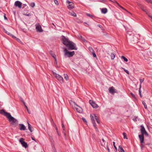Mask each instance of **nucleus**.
I'll return each mask as SVG.
<instances>
[{"label":"nucleus","mask_w":152,"mask_h":152,"mask_svg":"<svg viewBox=\"0 0 152 152\" xmlns=\"http://www.w3.org/2000/svg\"><path fill=\"white\" fill-rule=\"evenodd\" d=\"M0 113L6 117L12 125L15 126L18 125V121L12 116L10 113L6 112L4 110H0Z\"/></svg>","instance_id":"obj_1"},{"label":"nucleus","mask_w":152,"mask_h":152,"mask_svg":"<svg viewBox=\"0 0 152 152\" xmlns=\"http://www.w3.org/2000/svg\"><path fill=\"white\" fill-rule=\"evenodd\" d=\"M62 40L63 44L68 48L69 50H77L75 47V44L73 42L69 41V39L62 36Z\"/></svg>","instance_id":"obj_2"},{"label":"nucleus","mask_w":152,"mask_h":152,"mask_svg":"<svg viewBox=\"0 0 152 152\" xmlns=\"http://www.w3.org/2000/svg\"><path fill=\"white\" fill-rule=\"evenodd\" d=\"M64 56L65 57H70L72 56L75 54V52L73 51L72 52L69 51L67 49L65 48L64 50Z\"/></svg>","instance_id":"obj_3"},{"label":"nucleus","mask_w":152,"mask_h":152,"mask_svg":"<svg viewBox=\"0 0 152 152\" xmlns=\"http://www.w3.org/2000/svg\"><path fill=\"white\" fill-rule=\"evenodd\" d=\"M53 74L60 81L61 83H63V79L61 76L54 72H53Z\"/></svg>","instance_id":"obj_4"},{"label":"nucleus","mask_w":152,"mask_h":152,"mask_svg":"<svg viewBox=\"0 0 152 152\" xmlns=\"http://www.w3.org/2000/svg\"><path fill=\"white\" fill-rule=\"evenodd\" d=\"M66 2L68 4V5L67 6L68 9L71 10L74 8V4L73 3L68 0H67Z\"/></svg>","instance_id":"obj_5"},{"label":"nucleus","mask_w":152,"mask_h":152,"mask_svg":"<svg viewBox=\"0 0 152 152\" xmlns=\"http://www.w3.org/2000/svg\"><path fill=\"white\" fill-rule=\"evenodd\" d=\"M24 140L23 138H21L19 140V141L21 143L22 146L26 148L28 147V145L27 143L24 141Z\"/></svg>","instance_id":"obj_6"},{"label":"nucleus","mask_w":152,"mask_h":152,"mask_svg":"<svg viewBox=\"0 0 152 152\" xmlns=\"http://www.w3.org/2000/svg\"><path fill=\"white\" fill-rule=\"evenodd\" d=\"M141 129H140V131L141 132V133L142 134L144 135V134L148 136V134L147 132L146 131L145 128L144 126L142 125H141L140 126Z\"/></svg>","instance_id":"obj_7"},{"label":"nucleus","mask_w":152,"mask_h":152,"mask_svg":"<svg viewBox=\"0 0 152 152\" xmlns=\"http://www.w3.org/2000/svg\"><path fill=\"white\" fill-rule=\"evenodd\" d=\"M36 29L37 32H43L42 30L41 26L39 24H37L36 25Z\"/></svg>","instance_id":"obj_8"},{"label":"nucleus","mask_w":152,"mask_h":152,"mask_svg":"<svg viewBox=\"0 0 152 152\" xmlns=\"http://www.w3.org/2000/svg\"><path fill=\"white\" fill-rule=\"evenodd\" d=\"M75 108L76 109L77 111L79 113H81L83 111L82 109L80 106L76 104H75Z\"/></svg>","instance_id":"obj_9"},{"label":"nucleus","mask_w":152,"mask_h":152,"mask_svg":"<svg viewBox=\"0 0 152 152\" xmlns=\"http://www.w3.org/2000/svg\"><path fill=\"white\" fill-rule=\"evenodd\" d=\"M109 90L110 93L112 94H114L115 93H116V90L113 86L110 87L109 89Z\"/></svg>","instance_id":"obj_10"},{"label":"nucleus","mask_w":152,"mask_h":152,"mask_svg":"<svg viewBox=\"0 0 152 152\" xmlns=\"http://www.w3.org/2000/svg\"><path fill=\"white\" fill-rule=\"evenodd\" d=\"M22 4V3L20 1H16L15 3V5L16 7H18L19 8H21Z\"/></svg>","instance_id":"obj_11"},{"label":"nucleus","mask_w":152,"mask_h":152,"mask_svg":"<svg viewBox=\"0 0 152 152\" xmlns=\"http://www.w3.org/2000/svg\"><path fill=\"white\" fill-rule=\"evenodd\" d=\"M89 103L94 108H96L98 107V105L95 102L91 100L89 101Z\"/></svg>","instance_id":"obj_12"},{"label":"nucleus","mask_w":152,"mask_h":152,"mask_svg":"<svg viewBox=\"0 0 152 152\" xmlns=\"http://www.w3.org/2000/svg\"><path fill=\"white\" fill-rule=\"evenodd\" d=\"M138 5L140 7V8L142 10L145 12L146 14L148 15V16L152 19V16L149 15L148 12L146 11V10H145L144 9L143 7L142 6H140V4H139Z\"/></svg>","instance_id":"obj_13"},{"label":"nucleus","mask_w":152,"mask_h":152,"mask_svg":"<svg viewBox=\"0 0 152 152\" xmlns=\"http://www.w3.org/2000/svg\"><path fill=\"white\" fill-rule=\"evenodd\" d=\"M139 137L140 139V143H143L144 140V135L142 134L141 135H139Z\"/></svg>","instance_id":"obj_14"},{"label":"nucleus","mask_w":152,"mask_h":152,"mask_svg":"<svg viewBox=\"0 0 152 152\" xmlns=\"http://www.w3.org/2000/svg\"><path fill=\"white\" fill-rule=\"evenodd\" d=\"M19 129L20 130H25L26 128L25 126L23 124H19Z\"/></svg>","instance_id":"obj_15"},{"label":"nucleus","mask_w":152,"mask_h":152,"mask_svg":"<svg viewBox=\"0 0 152 152\" xmlns=\"http://www.w3.org/2000/svg\"><path fill=\"white\" fill-rule=\"evenodd\" d=\"M3 31L6 34H7L8 35L12 36L14 38H16V37L14 36L11 33H10L8 31H7L4 28H3Z\"/></svg>","instance_id":"obj_16"},{"label":"nucleus","mask_w":152,"mask_h":152,"mask_svg":"<svg viewBox=\"0 0 152 152\" xmlns=\"http://www.w3.org/2000/svg\"><path fill=\"white\" fill-rule=\"evenodd\" d=\"M118 150L119 152H125L124 149L121 145L119 146Z\"/></svg>","instance_id":"obj_17"},{"label":"nucleus","mask_w":152,"mask_h":152,"mask_svg":"<svg viewBox=\"0 0 152 152\" xmlns=\"http://www.w3.org/2000/svg\"><path fill=\"white\" fill-rule=\"evenodd\" d=\"M107 9L106 8H104L102 9L101 11L102 13L105 14L107 12Z\"/></svg>","instance_id":"obj_18"},{"label":"nucleus","mask_w":152,"mask_h":152,"mask_svg":"<svg viewBox=\"0 0 152 152\" xmlns=\"http://www.w3.org/2000/svg\"><path fill=\"white\" fill-rule=\"evenodd\" d=\"M50 54L55 59V60L56 61V55L54 54L53 53V52L52 51H50Z\"/></svg>","instance_id":"obj_19"},{"label":"nucleus","mask_w":152,"mask_h":152,"mask_svg":"<svg viewBox=\"0 0 152 152\" xmlns=\"http://www.w3.org/2000/svg\"><path fill=\"white\" fill-rule=\"evenodd\" d=\"M111 59L112 60L114 59V58L115 57V54L113 53H111V54L110 55Z\"/></svg>","instance_id":"obj_20"},{"label":"nucleus","mask_w":152,"mask_h":152,"mask_svg":"<svg viewBox=\"0 0 152 152\" xmlns=\"http://www.w3.org/2000/svg\"><path fill=\"white\" fill-rule=\"evenodd\" d=\"M69 13L72 16H76V14L74 12H69Z\"/></svg>","instance_id":"obj_21"},{"label":"nucleus","mask_w":152,"mask_h":152,"mask_svg":"<svg viewBox=\"0 0 152 152\" xmlns=\"http://www.w3.org/2000/svg\"><path fill=\"white\" fill-rule=\"evenodd\" d=\"M121 58L123 59L125 62H127L128 61V59L124 56H122Z\"/></svg>","instance_id":"obj_22"},{"label":"nucleus","mask_w":152,"mask_h":152,"mask_svg":"<svg viewBox=\"0 0 152 152\" xmlns=\"http://www.w3.org/2000/svg\"><path fill=\"white\" fill-rule=\"evenodd\" d=\"M141 87V85H140V88H139V95L141 97H142L141 94V91L140 90V89Z\"/></svg>","instance_id":"obj_23"},{"label":"nucleus","mask_w":152,"mask_h":152,"mask_svg":"<svg viewBox=\"0 0 152 152\" xmlns=\"http://www.w3.org/2000/svg\"><path fill=\"white\" fill-rule=\"evenodd\" d=\"M142 104H143V105L144 106L145 108V109H147V106L145 102L144 101H142Z\"/></svg>","instance_id":"obj_24"},{"label":"nucleus","mask_w":152,"mask_h":152,"mask_svg":"<svg viewBox=\"0 0 152 152\" xmlns=\"http://www.w3.org/2000/svg\"><path fill=\"white\" fill-rule=\"evenodd\" d=\"M123 135L124 136V138L127 139V137H126V133H125V132H124V133H123Z\"/></svg>","instance_id":"obj_25"},{"label":"nucleus","mask_w":152,"mask_h":152,"mask_svg":"<svg viewBox=\"0 0 152 152\" xmlns=\"http://www.w3.org/2000/svg\"><path fill=\"white\" fill-rule=\"evenodd\" d=\"M89 50L91 53L93 52L94 51L92 48L90 47H89Z\"/></svg>","instance_id":"obj_26"},{"label":"nucleus","mask_w":152,"mask_h":152,"mask_svg":"<svg viewBox=\"0 0 152 152\" xmlns=\"http://www.w3.org/2000/svg\"><path fill=\"white\" fill-rule=\"evenodd\" d=\"M122 68L124 69V71L127 74L129 75V72L127 70L123 68Z\"/></svg>","instance_id":"obj_27"},{"label":"nucleus","mask_w":152,"mask_h":152,"mask_svg":"<svg viewBox=\"0 0 152 152\" xmlns=\"http://www.w3.org/2000/svg\"><path fill=\"white\" fill-rule=\"evenodd\" d=\"M86 15L89 17H91V18H92L93 17H94V16L92 15H91L90 14H89V13H87L86 14Z\"/></svg>","instance_id":"obj_28"},{"label":"nucleus","mask_w":152,"mask_h":152,"mask_svg":"<svg viewBox=\"0 0 152 152\" xmlns=\"http://www.w3.org/2000/svg\"><path fill=\"white\" fill-rule=\"evenodd\" d=\"M92 122L94 126V128L95 127H96V124L95 123V121L94 120L92 121Z\"/></svg>","instance_id":"obj_29"},{"label":"nucleus","mask_w":152,"mask_h":152,"mask_svg":"<svg viewBox=\"0 0 152 152\" xmlns=\"http://www.w3.org/2000/svg\"><path fill=\"white\" fill-rule=\"evenodd\" d=\"M130 94L131 95H132V96L135 99H136V97H135V95L132 93H130Z\"/></svg>","instance_id":"obj_30"},{"label":"nucleus","mask_w":152,"mask_h":152,"mask_svg":"<svg viewBox=\"0 0 152 152\" xmlns=\"http://www.w3.org/2000/svg\"><path fill=\"white\" fill-rule=\"evenodd\" d=\"M32 7H34L35 6V4L34 2L31 3L30 5Z\"/></svg>","instance_id":"obj_31"},{"label":"nucleus","mask_w":152,"mask_h":152,"mask_svg":"<svg viewBox=\"0 0 152 152\" xmlns=\"http://www.w3.org/2000/svg\"><path fill=\"white\" fill-rule=\"evenodd\" d=\"M64 78L67 80H68V76L67 75H64Z\"/></svg>","instance_id":"obj_32"},{"label":"nucleus","mask_w":152,"mask_h":152,"mask_svg":"<svg viewBox=\"0 0 152 152\" xmlns=\"http://www.w3.org/2000/svg\"><path fill=\"white\" fill-rule=\"evenodd\" d=\"M127 34H128V36L129 35V36H130L131 35H132V36L134 37V35L133 34H132V33H131V32H129Z\"/></svg>","instance_id":"obj_33"},{"label":"nucleus","mask_w":152,"mask_h":152,"mask_svg":"<svg viewBox=\"0 0 152 152\" xmlns=\"http://www.w3.org/2000/svg\"><path fill=\"white\" fill-rule=\"evenodd\" d=\"M144 78H143V79H140V85L142 83V82H143L144 80Z\"/></svg>","instance_id":"obj_34"},{"label":"nucleus","mask_w":152,"mask_h":152,"mask_svg":"<svg viewBox=\"0 0 152 152\" xmlns=\"http://www.w3.org/2000/svg\"><path fill=\"white\" fill-rule=\"evenodd\" d=\"M24 105L25 107H26V108L27 110L28 113L30 114V113H31L29 111L28 109V108L27 107V106L26 105V104Z\"/></svg>","instance_id":"obj_35"},{"label":"nucleus","mask_w":152,"mask_h":152,"mask_svg":"<svg viewBox=\"0 0 152 152\" xmlns=\"http://www.w3.org/2000/svg\"><path fill=\"white\" fill-rule=\"evenodd\" d=\"M113 146H114L115 148V150H117V147H116V146L115 145V142H113Z\"/></svg>","instance_id":"obj_36"},{"label":"nucleus","mask_w":152,"mask_h":152,"mask_svg":"<svg viewBox=\"0 0 152 152\" xmlns=\"http://www.w3.org/2000/svg\"><path fill=\"white\" fill-rule=\"evenodd\" d=\"M20 99L22 102L25 105V103L23 101V99L21 97H20Z\"/></svg>","instance_id":"obj_37"},{"label":"nucleus","mask_w":152,"mask_h":152,"mask_svg":"<svg viewBox=\"0 0 152 152\" xmlns=\"http://www.w3.org/2000/svg\"><path fill=\"white\" fill-rule=\"evenodd\" d=\"M82 119L83 120V122H85L86 123L87 122L86 120V119L85 118H82Z\"/></svg>","instance_id":"obj_38"},{"label":"nucleus","mask_w":152,"mask_h":152,"mask_svg":"<svg viewBox=\"0 0 152 152\" xmlns=\"http://www.w3.org/2000/svg\"><path fill=\"white\" fill-rule=\"evenodd\" d=\"M54 2L56 5H58V2L57 0H54Z\"/></svg>","instance_id":"obj_39"},{"label":"nucleus","mask_w":152,"mask_h":152,"mask_svg":"<svg viewBox=\"0 0 152 152\" xmlns=\"http://www.w3.org/2000/svg\"><path fill=\"white\" fill-rule=\"evenodd\" d=\"M90 117L91 119V120L92 121L94 120V117L92 115H90Z\"/></svg>","instance_id":"obj_40"},{"label":"nucleus","mask_w":152,"mask_h":152,"mask_svg":"<svg viewBox=\"0 0 152 152\" xmlns=\"http://www.w3.org/2000/svg\"><path fill=\"white\" fill-rule=\"evenodd\" d=\"M28 129L31 132H33V130L32 129L31 126L29 128H28Z\"/></svg>","instance_id":"obj_41"},{"label":"nucleus","mask_w":152,"mask_h":152,"mask_svg":"<svg viewBox=\"0 0 152 152\" xmlns=\"http://www.w3.org/2000/svg\"><path fill=\"white\" fill-rule=\"evenodd\" d=\"M102 141L103 142V143H101V145L102 146H103L104 145V142H105V140H104V139H102Z\"/></svg>","instance_id":"obj_42"},{"label":"nucleus","mask_w":152,"mask_h":152,"mask_svg":"<svg viewBox=\"0 0 152 152\" xmlns=\"http://www.w3.org/2000/svg\"><path fill=\"white\" fill-rule=\"evenodd\" d=\"M92 54L93 55V56L94 57H96V55L95 52L94 51L93 52H92Z\"/></svg>","instance_id":"obj_43"},{"label":"nucleus","mask_w":152,"mask_h":152,"mask_svg":"<svg viewBox=\"0 0 152 152\" xmlns=\"http://www.w3.org/2000/svg\"><path fill=\"white\" fill-rule=\"evenodd\" d=\"M119 7H121V8L122 9H123L124 10H125V11H126V12H128V11H127V10H126L125 9H124V8H123L122 7L121 5H120L119 6Z\"/></svg>","instance_id":"obj_44"},{"label":"nucleus","mask_w":152,"mask_h":152,"mask_svg":"<svg viewBox=\"0 0 152 152\" xmlns=\"http://www.w3.org/2000/svg\"><path fill=\"white\" fill-rule=\"evenodd\" d=\"M55 129H56V131L57 132L58 134V135H59V133L58 132V129L57 127H56V125H55Z\"/></svg>","instance_id":"obj_45"},{"label":"nucleus","mask_w":152,"mask_h":152,"mask_svg":"<svg viewBox=\"0 0 152 152\" xmlns=\"http://www.w3.org/2000/svg\"><path fill=\"white\" fill-rule=\"evenodd\" d=\"M94 116L95 117V119L96 120H98L97 117L96 115L95 114H94Z\"/></svg>","instance_id":"obj_46"},{"label":"nucleus","mask_w":152,"mask_h":152,"mask_svg":"<svg viewBox=\"0 0 152 152\" xmlns=\"http://www.w3.org/2000/svg\"><path fill=\"white\" fill-rule=\"evenodd\" d=\"M15 39H16V40L18 41V42H21V41L20 40V39H18V38H17L16 37V38H15Z\"/></svg>","instance_id":"obj_47"},{"label":"nucleus","mask_w":152,"mask_h":152,"mask_svg":"<svg viewBox=\"0 0 152 152\" xmlns=\"http://www.w3.org/2000/svg\"><path fill=\"white\" fill-rule=\"evenodd\" d=\"M109 0L113 3H116L117 2V1L115 0H114L113 1H112L111 0Z\"/></svg>","instance_id":"obj_48"},{"label":"nucleus","mask_w":152,"mask_h":152,"mask_svg":"<svg viewBox=\"0 0 152 152\" xmlns=\"http://www.w3.org/2000/svg\"><path fill=\"white\" fill-rule=\"evenodd\" d=\"M145 1H147L148 3H151V0H145Z\"/></svg>","instance_id":"obj_49"},{"label":"nucleus","mask_w":152,"mask_h":152,"mask_svg":"<svg viewBox=\"0 0 152 152\" xmlns=\"http://www.w3.org/2000/svg\"><path fill=\"white\" fill-rule=\"evenodd\" d=\"M5 15H6L5 14H4V18L5 20H7V17H6Z\"/></svg>","instance_id":"obj_50"},{"label":"nucleus","mask_w":152,"mask_h":152,"mask_svg":"<svg viewBox=\"0 0 152 152\" xmlns=\"http://www.w3.org/2000/svg\"><path fill=\"white\" fill-rule=\"evenodd\" d=\"M26 15L27 16H30L31 15V14L30 13H28L27 14H25V15Z\"/></svg>","instance_id":"obj_51"},{"label":"nucleus","mask_w":152,"mask_h":152,"mask_svg":"<svg viewBox=\"0 0 152 152\" xmlns=\"http://www.w3.org/2000/svg\"><path fill=\"white\" fill-rule=\"evenodd\" d=\"M28 128H29L31 126V125L28 122Z\"/></svg>","instance_id":"obj_52"},{"label":"nucleus","mask_w":152,"mask_h":152,"mask_svg":"<svg viewBox=\"0 0 152 152\" xmlns=\"http://www.w3.org/2000/svg\"><path fill=\"white\" fill-rule=\"evenodd\" d=\"M64 125L63 124H62V128L63 129V130H64Z\"/></svg>","instance_id":"obj_53"},{"label":"nucleus","mask_w":152,"mask_h":152,"mask_svg":"<svg viewBox=\"0 0 152 152\" xmlns=\"http://www.w3.org/2000/svg\"><path fill=\"white\" fill-rule=\"evenodd\" d=\"M82 39L85 42H87V41L84 38H83Z\"/></svg>","instance_id":"obj_54"},{"label":"nucleus","mask_w":152,"mask_h":152,"mask_svg":"<svg viewBox=\"0 0 152 152\" xmlns=\"http://www.w3.org/2000/svg\"><path fill=\"white\" fill-rule=\"evenodd\" d=\"M78 37H79V38H80L81 39H82L83 38L82 36L80 35L79 36H78Z\"/></svg>","instance_id":"obj_55"},{"label":"nucleus","mask_w":152,"mask_h":152,"mask_svg":"<svg viewBox=\"0 0 152 152\" xmlns=\"http://www.w3.org/2000/svg\"><path fill=\"white\" fill-rule=\"evenodd\" d=\"M95 129L96 131V132H98V129H97V128L96 127L95 128Z\"/></svg>","instance_id":"obj_56"},{"label":"nucleus","mask_w":152,"mask_h":152,"mask_svg":"<svg viewBox=\"0 0 152 152\" xmlns=\"http://www.w3.org/2000/svg\"><path fill=\"white\" fill-rule=\"evenodd\" d=\"M107 150L108 152H110V149L109 148L108 146H107Z\"/></svg>","instance_id":"obj_57"},{"label":"nucleus","mask_w":152,"mask_h":152,"mask_svg":"<svg viewBox=\"0 0 152 152\" xmlns=\"http://www.w3.org/2000/svg\"><path fill=\"white\" fill-rule=\"evenodd\" d=\"M97 122V123L98 124H99L100 123V122L99 121V120H96Z\"/></svg>","instance_id":"obj_58"},{"label":"nucleus","mask_w":152,"mask_h":152,"mask_svg":"<svg viewBox=\"0 0 152 152\" xmlns=\"http://www.w3.org/2000/svg\"><path fill=\"white\" fill-rule=\"evenodd\" d=\"M31 139L33 140H34L35 141H36L35 139L33 137H31Z\"/></svg>","instance_id":"obj_59"},{"label":"nucleus","mask_w":152,"mask_h":152,"mask_svg":"<svg viewBox=\"0 0 152 152\" xmlns=\"http://www.w3.org/2000/svg\"><path fill=\"white\" fill-rule=\"evenodd\" d=\"M118 6L119 7V6L120 5L117 2L116 3Z\"/></svg>","instance_id":"obj_60"},{"label":"nucleus","mask_w":152,"mask_h":152,"mask_svg":"<svg viewBox=\"0 0 152 152\" xmlns=\"http://www.w3.org/2000/svg\"><path fill=\"white\" fill-rule=\"evenodd\" d=\"M134 121H137V118H135L134 120Z\"/></svg>","instance_id":"obj_61"},{"label":"nucleus","mask_w":152,"mask_h":152,"mask_svg":"<svg viewBox=\"0 0 152 152\" xmlns=\"http://www.w3.org/2000/svg\"><path fill=\"white\" fill-rule=\"evenodd\" d=\"M99 27H100V26L101 25H99L98 26Z\"/></svg>","instance_id":"obj_62"},{"label":"nucleus","mask_w":152,"mask_h":152,"mask_svg":"<svg viewBox=\"0 0 152 152\" xmlns=\"http://www.w3.org/2000/svg\"><path fill=\"white\" fill-rule=\"evenodd\" d=\"M52 24H53V26H54L55 27V25H54V24L53 23H52Z\"/></svg>","instance_id":"obj_63"},{"label":"nucleus","mask_w":152,"mask_h":152,"mask_svg":"<svg viewBox=\"0 0 152 152\" xmlns=\"http://www.w3.org/2000/svg\"><path fill=\"white\" fill-rule=\"evenodd\" d=\"M55 61H56L55 62V63H56V64H57V61H56V60H55Z\"/></svg>","instance_id":"obj_64"}]
</instances>
